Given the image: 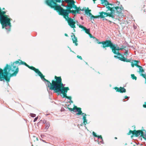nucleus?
I'll use <instances>...</instances> for the list:
<instances>
[{
	"label": "nucleus",
	"mask_w": 146,
	"mask_h": 146,
	"mask_svg": "<svg viewBox=\"0 0 146 146\" xmlns=\"http://www.w3.org/2000/svg\"><path fill=\"white\" fill-rule=\"evenodd\" d=\"M24 65L30 69L34 70L39 76H41L42 73L38 69L33 66H30L25 62L18 59L11 65L7 64L3 69V73L5 80L7 82H9L11 77L16 76L18 74L19 69L18 66Z\"/></svg>",
	"instance_id": "f257e3e1"
},
{
	"label": "nucleus",
	"mask_w": 146,
	"mask_h": 146,
	"mask_svg": "<svg viewBox=\"0 0 146 146\" xmlns=\"http://www.w3.org/2000/svg\"><path fill=\"white\" fill-rule=\"evenodd\" d=\"M6 13V12L2 10L1 13H0V15L2 16L0 19V23L2 25V28H5L8 33L11 30V25L10 21L12 19L9 18V15H5Z\"/></svg>",
	"instance_id": "f03ea898"
},
{
	"label": "nucleus",
	"mask_w": 146,
	"mask_h": 146,
	"mask_svg": "<svg viewBox=\"0 0 146 146\" xmlns=\"http://www.w3.org/2000/svg\"><path fill=\"white\" fill-rule=\"evenodd\" d=\"M60 15L63 16L64 18L67 21L68 25L71 28H75V22L71 18L69 17V14L71 13L70 9L65 10L61 7L57 11Z\"/></svg>",
	"instance_id": "7ed1b4c3"
},
{
	"label": "nucleus",
	"mask_w": 146,
	"mask_h": 146,
	"mask_svg": "<svg viewBox=\"0 0 146 146\" xmlns=\"http://www.w3.org/2000/svg\"><path fill=\"white\" fill-rule=\"evenodd\" d=\"M41 79L45 83L47 87L49 88V89L51 90H53L56 87H59L58 85L61 83L62 82V79L60 77H57L56 76H55V78L56 81L52 80V84L48 80L45 79L44 78V76H43L42 74L41 76H40Z\"/></svg>",
	"instance_id": "20e7f679"
},
{
	"label": "nucleus",
	"mask_w": 146,
	"mask_h": 146,
	"mask_svg": "<svg viewBox=\"0 0 146 146\" xmlns=\"http://www.w3.org/2000/svg\"><path fill=\"white\" fill-rule=\"evenodd\" d=\"M60 1L61 0H45V3L57 11L62 7L60 5L56 3H59Z\"/></svg>",
	"instance_id": "39448f33"
},
{
	"label": "nucleus",
	"mask_w": 146,
	"mask_h": 146,
	"mask_svg": "<svg viewBox=\"0 0 146 146\" xmlns=\"http://www.w3.org/2000/svg\"><path fill=\"white\" fill-rule=\"evenodd\" d=\"M108 10L106 11V12L108 11H110L111 12H114L118 14H120L122 11V10L123 8L122 7V5H121L120 7L116 6L115 4H112L110 5V6H108Z\"/></svg>",
	"instance_id": "423d86ee"
},
{
	"label": "nucleus",
	"mask_w": 146,
	"mask_h": 146,
	"mask_svg": "<svg viewBox=\"0 0 146 146\" xmlns=\"http://www.w3.org/2000/svg\"><path fill=\"white\" fill-rule=\"evenodd\" d=\"M113 53L119 56H120L122 57H120L119 56H117L115 55L114 57V58L118 59L119 60L121 61H122L124 62H131V59H127V58H125L124 55H122L121 53H119L118 51H115L114 50H113Z\"/></svg>",
	"instance_id": "0eeeda50"
},
{
	"label": "nucleus",
	"mask_w": 146,
	"mask_h": 146,
	"mask_svg": "<svg viewBox=\"0 0 146 146\" xmlns=\"http://www.w3.org/2000/svg\"><path fill=\"white\" fill-rule=\"evenodd\" d=\"M131 133L133 135H135V136L137 137L139 136L140 134L141 135L140 136L143 137V136L145 134L142 130H135L133 131L130 130L129 132L127 133L128 135H130Z\"/></svg>",
	"instance_id": "6e6552de"
},
{
	"label": "nucleus",
	"mask_w": 146,
	"mask_h": 146,
	"mask_svg": "<svg viewBox=\"0 0 146 146\" xmlns=\"http://www.w3.org/2000/svg\"><path fill=\"white\" fill-rule=\"evenodd\" d=\"M109 47L112 50V52H113V50H114L115 51L122 50L123 49L125 48L126 46H125L124 48H120L118 46L117 44H113L111 41Z\"/></svg>",
	"instance_id": "1a4fd4ad"
},
{
	"label": "nucleus",
	"mask_w": 146,
	"mask_h": 146,
	"mask_svg": "<svg viewBox=\"0 0 146 146\" xmlns=\"http://www.w3.org/2000/svg\"><path fill=\"white\" fill-rule=\"evenodd\" d=\"M111 40H106L104 41H102L98 42L99 44H102L101 47L104 48L106 47H109Z\"/></svg>",
	"instance_id": "9d476101"
},
{
	"label": "nucleus",
	"mask_w": 146,
	"mask_h": 146,
	"mask_svg": "<svg viewBox=\"0 0 146 146\" xmlns=\"http://www.w3.org/2000/svg\"><path fill=\"white\" fill-rule=\"evenodd\" d=\"M68 109L70 111H73L75 112H77V113H76V115H80L82 113L81 109L80 108H77L76 106H74V109L68 107Z\"/></svg>",
	"instance_id": "9b49d317"
},
{
	"label": "nucleus",
	"mask_w": 146,
	"mask_h": 146,
	"mask_svg": "<svg viewBox=\"0 0 146 146\" xmlns=\"http://www.w3.org/2000/svg\"><path fill=\"white\" fill-rule=\"evenodd\" d=\"M66 2L68 5L66 6V7L68 9H71L73 8V5H72V3L73 1H74L73 0H64Z\"/></svg>",
	"instance_id": "f8f14e48"
},
{
	"label": "nucleus",
	"mask_w": 146,
	"mask_h": 146,
	"mask_svg": "<svg viewBox=\"0 0 146 146\" xmlns=\"http://www.w3.org/2000/svg\"><path fill=\"white\" fill-rule=\"evenodd\" d=\"M58 85L59 86V87H56L53 90L54 91V92L56 91H59L61 92V89H62V88H63L64 87V86H65V84H63L62 82H61V83L59 84Z\"/></svg>",
	"instance_id": "ddd939ff"
},
{
	"label": "nucleus",
	"mask_w": 146,
	"mask_h": 146,
	"mask_svg": "<svg viewBox=\"0 0 146 146\" xmlns=\"http://www.w3.org/2000/svg\"><path fill=\"white\" fill-rule=\"evenodd\" d=\"M106 12H105L103 11L100 12H99V14L100 15H98V18H100L101 19L105 17L108 16V11Z\"/></svg>",
	"instance_id": "4468645a"
},
{
	"label": "nucleus",
	"mask_w": 146,
	"mask_h": 146,
	"mask_svg": "<svg viewBox=\"0 0 146 146\" xmlns=\"http://www.w3.org/2000/svg\"><path fill=\"white\" fill-rule=\"evenodd\" d=\"M114 89L116 92L121 93L125 92L126 91L125 89L123 87H120L119 89L117 87H116L114 88Z\"/></svg>",
	"instance_id": "2eb2a0df"
},
{
	"label": "nucleus",
	"mask_w": 146,
	"mask_h": 146,
	"mask_svg": "<svg viewBox=\"0 0 146 146\" xmlns=\"http://www.w3.org/2000/svg\"><path fill=\"white\" fill-rule=\"evenodd\" d=\"M108 16H109V17H110L111 18V19H112L114 21H115L116 19L115 18V12H111L110 11V12H109L108 11Z\"/></svg>",
	"instance_id": "dca6fc26"
},
{
	"label": "nucleus",
	"mask_w": 146,
	"mask_h": 146,
	"mask_svg": "<svg viewBox=\"0 0 146 146\" xmlns=\"http://www.w3.org/2000/svg\"><path fill=\"white\" fill-rule=\"evenodd\" d=\"M69 90V89L68 87H64L63 88H62V89H61V92L59 91H56L54 92L58 93L59 94L66 93L67 92V91Z\"/></svg>",
	"instance_id": "f3484780"
},
{
	"label": "nucleus",
	"mask_w": 146,
	"mask_h": 146,
	"mask_svg": "<svg viewBox=\"0 0 146 146\" xmlns=\"http://www.w3.org/2000/svg\"><path fill=\"white\" fill-rule=\"evenodd\" d=\"M101 1V3L104 4L106 6V8L108 9V6H110V5H111V3H109L107 0H100Z\"/></svg>",
	"instance_id": "a211bd4d"
},
{
	"label": "nucleus",
	"mask_w": 146,
	"mask_h": 146,
	"mask_svg": "<svg viewBox=\"0 0 146 146\" xmlns=\"http://www.w3.org/2000/svg\"><path fill=\"white\" fill-rule=\"evenodd\" d=\"M3 70L0 68V81H3L5 82L4 80H5L4 75L3 73Z\"/></svg>",
	"instance_id": "6ab92c4d"
},
{
	"label": "nucleus",
	"mask_w": 146,
	"mask_h": 146,
	"mask_svg": "<svg viewBox=\"0 0 146 146\" xmlns=\"http://www.w3.org/2000/svg\"><path fill=\"white\" fill-rule=\"evenodd\" d=\"M87 9L88 10H85V14L87 15L88 14L89 16L90 17V19L92 20V17L93 15L91 13H90V12L91 11V10H89L88 8H87Z\"/></svg>",
	"instance_id": "aec40b11"
},
{
	"label": "nucleus",
	"mask_w": 146,
	"mask_h": 146,
	"mask_svg": "<svg viewBox=\"0 0 146 146\" xmlns=\"http://www.w3.org/2000/svg\"><path fill=\"white\" fill-rule=\"evenodd\" d=\"M86 114H85V115L84 116H83V124H84L85 125V127L86 128H87L86 127V124H87V119H86Z\"/></svg>",
	"instance_id": "412c9836"
},
{
	"label": "nucleus",
	"mask_w": 146,
	"mask_h": 146,
	"mask_svg": "<svg viewBox=\"0 0 146 146\" xmlns=\"http://www.w3.org/2000/svg\"><path fill=\"white\" fill-rule=\"evenodd\" d=\"M74 37L72 38V40L73 41V42L74 43H75V44L76 46H77L78 45V44L77 43V39L76 37L74 35H73Z\"/></svg>",
	"instance_id": "4be33fe9"
},
{
	"label": "nucleus",
	"mask_w": 146,
	"mask_h": 146,
	"mask_svg": "<svg viewBox=\"0 0 146 146\" xmlns=\"http://www.w3.org/2000/svg\"><path fill=\"white\" fill-rule=\"evenodd\" d=\"M72 5H73V8L76 9V11L77 12V11H78V10H79L80 7H78L77 6L75 5V2L73 1L72 2Z\"/></svg>",
	"instance_id": "5701e85b"
},
{
	"label": "nucleus",
	"mask_w": 146,
	"mask_h": 146,
	"mask_svg": "<svg viewBox=\"0 0 146 146\" xmlns=\"http://www.w3.org/2000/svg\"><path fill=\"white\" fill-rule=\"evenodd\" d=\"M50 126V123L49 122H47L45 124V127L44 129V131H46L49 128Z\"/></svg>",
	"instance_id": "b1692460"
},
{
	"label": "nucleus",
	"mask_w": 146,
	"mask_h": 146,
	"mask_svg": "<svg viewBox=\"0 0 146 146\" xmlns=\"http://www.w3.org/2000/svg\"><path fill=\"white\" fill-rule=\"evenodd\" d=\"M83 30H84L85 33H86L87 34H89L90 31V29H87L85 27V28H84V29Z\"/></svg>",
	"instance_id": "393cba45"
},
{
	"label": "nucleus",
	"mask_w": 146,
	"mask_h": 146,
	"mask_svg": "<svg viewBox=\"0 0 146 146\" xmlns=\"http://www.w3.org/2000/svg\"><path fill=\"white\" fill-rule=\"evenodd\" d=\"M139 73L141 74L144 72L145 70L143 69V68L142 66H141L140 68H139Z\"/></svg>",
	"instance_id": "a878e982"
},
{
	"label": "nucleus",
	"mask_w": 146,
	"mask_h": 146,
	"mask_svg": "<svg viewBox=\"0 0 146 146\" xmlns=\"http://www.w3.org/2000/svg\"><path fill=\"white\" fill-rule=\"evenodd\" d=\"M85 10H86L85 9H84V8H83L82 9H81L80 8H79V10H78V11H77V13L80 14V11H85Z\"/></svg>",
	"instance_id": "bb28decb"
},
{
	"label": "nucleus",
	"mask_w": 146,
	"mask_h": 146,
	"mask_svg": "<svg viewBox=\"0 0 146 146\" xmlns=\"http://www.w3.org/2000/svg\"><path fill=\"white\" fill-rule=\"evenodd\" d=\"M131 78L133 79H135V80H136L137 79V78L135 76L134 74H131Z\"/></svg>",
	"instance_id": "cd10ccee"
},
{
	"label": "nucleus",
	"mask_w": 146,
	"mask_h": 146,
	"mask_svg": "<svg viewBox=\"0 0 146 146\" xmlns=\"http://www.w3.org/2000/svg\"><path fill=\"white\" fill-rule=\"evenodd\" d=\"M97 137L98 138V139L97 141L98 142V143L99 144H100V143L98 141V139H102V137L101 135H99V136H97Z\"/></svg>",
	"instance_id": "c85d7f7f"
},
{
	"label": "nucleus",
	"mask_w": 146,
	"mask_h": 146,
	"mask_svg": "<svg viewBox=\"0 0 146 146\" xmlns=\"http://www.w3.org/2000/svg\"><path fill=\"white\" fill-rule=\"evenodd\" d=\"M133 63L134 64H135V66L138 64V63L139 62L138 61H136V60H134L133 61Z\"/></svg>",
	"instance_id": "c756f323"
},
{
	"label": "nucleus",
	"mask_w": 146,
	"mask_h": 146,
	"mask_svg": "<svg viewBox=\"0 0 146 146\" xmlns=\"http://www.w3.org/2000/svg\"><path fill=\"white\" fill-rule=\"evenodd\" d=\"M30 116L32 117H34L36 116V115L34 113H31L30 114Z\"/></svg>",
	"instance_id": "7c9ffc66"
},
{
	"label": "nucleus",
	"mask_w": 146,
	"mask_h": 146,
	"mask_svg": "<svg viewBox=\"0 0 146 146\" xmlns=\"http://www.w3.org/2000/svg\"><path fill=\"white\" fill-rule=\"evenodd\" d=\"M143 131H145V132L146 133L143 136V138L144 139L146 140V131L144 129H143Z\"/></svg>",
	"instance_id": "2f4dec72"
},
{
	"label": "nucleus",
	"mask_w": 146,
	"mask_h": 146,
	"mask_svg": "<svg viewBox=\"0 0 146 146\" xmlns=\"http://www.w3.org/2000/svg\"><path fill=\"white\" fill-rule=\"evenodd\" d=\"M125 52L124 53V55H125V54H126V55H129V54H128V50H126L125 49Z\"/></svg>",
	"instance_id": "473e14b6"
},
{
	"label": "nucleus",
	"mask_w": 146,
	"mask_h": 146,
	"mask_svg": "<svg viewBox=\"0 0 146 146\" xmlns=\"http://www.w3.org/2000/svg\"><path fill=\"white\" fill-rule=\"evenodd\" d=\"M129 98V97H128V96H125L124 97V98H123V102H125V101L124 100L125 99H126V98H127L128 100Z\"/></svg>",
	"instance_id": "72a5a7b5"
},
{
	"label": "nucleus",
	"mask_w": 146,
	"mask_h": 146,
	"mask_svg": "<svg viewBox=\"0 0 146 146\" xmlns=\"http://www.w3.org/2000/svg\"><path fill=\"white\" fill-rule=\"evenodd\" d=\"M71 13L73 15H75L76 14V11L74 10H72Z\"/></svg>",
	"instance_id": "f704fd0d"
},
{
	"label": "nucleus",
	"mask_w": 146,
	"mask_h": 146,
	"mask_svg": "<svg viewBox=\"0 0 146 146\" xmlns=\"http://www.w3.org/2000/svg\"><path fill=\"white\" fill-rule=\"evenodd\" d=\"M79 27L80 28L82 29L83 30L84 29V28H85V27H84L83 26L80 24L79 23Z\"/></svg>",
	"instance_id": "c9c22d12"
},
{
	"label": "nucleus",
	"mask_w": 146,
	"mask_h": 146,
	"mask_svg": "<svg viewBox=\"0 0 146 146\" xmlns=\"http://www.w3.org/2000/svg\"><path fill=\"white\" fill-rule=\"evenodd\" d=\"M95 18H98V16H94V15H92V20L93 19H95Z\"/></svg>",
	"instance_id": "e433bc0d"
},
{
	"label": "nucleus",
	"mask_w": 146,
	"mask_h": 146,
	"mask_svg": "<svg viewBox=\"0 0 146 146\" xmlns=\"http://www.w3.org/2000/svg\"><path fill=\"white\" fill-rule=\"evenodd\" d=\"M65 97V98L69 99L70 100L71 99V96H66Z\"/></svg>",
	"instance_id": "4c0bfd02"
},
{
	"label": "nucleus",
	"mask_w": 146,
	"mask_h": 146,
	"mask_svg": "<svg viewBox=\"0 0 146 146\" xmlns=\"http://www.w3.org/2000/svg\"><path fill=\"white\" fill-rule=\"evenodd\" d=\"M92 134L95 137H97V136L96 135V133L94 131H93L92 132Z\"/></svg>",
	"instance_id": "58836bf2"
},
{
	"label": "nucleus",
	"mask_w": 146,
	"mask_h": 146,
	"mask_svg": "<svg viewBox=\"0 0 146 146\" xmlns=\"http://www.w3.org/2000/svg\"><path fill=\"white\" fill-rule=\"evenodd\" d=\"M38 119V117H36L34 119V120H33V121L34 122H35V121H36Z\"/></svg>",
	"instance_id": "ea45409f"
},
{
	"label": "nucleus",
	"mask_w": 146,
	"mask_h": 146,
	"mask_svg": "<svg viewBox=\"0 0 146 146\" xmlns=\"http://www.w3.org/2000/svg\"><path fill=\"white\" fill-rule=\"evenodd\" d=\"M77 57L78 58H79L81 60H82V58L81 56L79 55H77Z\"/></svg>",
	"instance_id": "a19ab883"
},
{
	"label": "nucleus",
	"mask_w": 146,
	"mask_h": 146,
	"mask_svg": "<svg viewBox=\"0 0 146 146\" xmlns=\"http://www.w3.org/2000/svg\"><path fill=\"white\" fill-rule=\"evenodd\" d=\"M117 5H116V6H118V7H119V4H120V2H119V1H117Z\"/></svg>",
	"instance_id": "79ce46f5"
},
{
	"label": "nucleus",
	"mask_w": 146,
	"mask_h": 146,
	"mask_svg": "<svg viewBox=\"0 0 146 146\" xmlns=\"http://www.w3.org/2000/svg\"><path fill=\"white\" fill-rule=\"evenodd\" d=\"M101 141H100L99 142V143H101L102 144H104V141H103V139L102 138V139H101Z\"/></svg>",
	"instance_id": "37998d69"
},
{
	"label": "nucleus",
	"mask_w": 146,
	"mask_h": 146,
	"mask_svg": "<svg viewBox=\"0 0 146 146\" xmlns=\"http://www.w3.org/2000/svg\"><path fill=\"white\" fill-rule=\"evenodd\" d=\"M135 65V64H134L132 62L131 63V66L132 67H133Z\"/></svg>",
	"instance_id": "c03bdc74"
},
{
	"label": "nucleus",
	"mask_w": 146,
	"mask_h": 146,
	"mask_svg": "<svg viewBox=\"0 0 146 146\" xmlns=\"http://www.w3.org/2000/svg\"><path fill=\"white\" fill-rule=\"evenodd\" d=\"M66 95H67V94H66V93H64V94H63V97L65 98V97H65L66 96H67Z\"/></svg>",
	"instance_id": "a18cd8bd"
},
{
	"label": "nucleus",
	"mask_w": 146,
	"mask_h": 146,
	"mask_svg": "<svg viewBox=\"0 0 146 146\" xmlns=\"http://www.w3.org/2000/svg\"><path fill=\"white\" fill-rule=\"evenodd\" d=\"M47 122H46V120H44L43 121V124H46V123Z\"/></svg>",
	"instance_id": "49530a36"
},
{
	"label": "nucleus",
	"mask_w": 146,
	"mask_h": 146,
	"mask_svg": "<svg viewBox=\"0 0 146 146\" xmlns=\"http://www.w3.org/2000/svg\"><path fill=\"white\" fill-rule=\"evenodd\" d=\"M144 104H145L143 105V106L144 108H146V102H145Z\"/></svg>",
	"instance_id": "de8ad7c7"
},
{
	"label": "nucleus",
	"mask_w": 146,
	"mask_h": 146,
	"mask_svg": "<svg viewBox=\"0 0 146 146\" xmlns=\"http://www.w3.org/2000/svg\"><path fill=\"white\" fill-rule=\"evenodd\" d=\"M135 66H136L138 68H140L141 66H139V65H138V64H137V65H135Z\"/></svg>",
	"instance_id": "09e8293b"
},
{
	"label": "nucleus",
	"mask_w": 146,
	"mask_h": 146,
	"mask_svg": "<svg viewBox=\"0 0 146 146\" xmlns=\"http://www.w3.org/2000/svg\"><path fill=\"white\" fill-rule=\"evenodd\" d=\"M85 113H82H82H81V114L80 115H82L83 117V116H84V115H85Z\"/></svg>",
	"instance_id": "8fccbe9b"
},
{
	"label": "nucleus",
	"mask_w": 146,
	"mask_h": 146,
	"mask_svg": "<svg viewBox=\"0 0 146 146\" xmlns=\"http://www.w3.org/2000/svg\"><path fill=\"white\" fill-rule=\"evenodd\" d=\"M107 21L108 22L110 23V24H111L112 23L111 21L109 20H107Z\"/></svg>",
	"instance_id": "3c124183"
},
{
	"label": "nucleus",
	"mask_w": 146,
	"mask_h": 146,
	"mask_svg": "<svg viewBox=\"0 0 146 146\" xmlns=\"http://www.w3.org/2000/svg\"><path fill=\"white\" fill-rule=\"evenodd\" d=\"M89 36H90V38H93V36L90 34L89 33Z\"/></svg>",
	"instance_id": "603ef678"
},
{
	"label": "nucleus",
	"mask_w": 146,
	"mask_h": 146,
	"mask_svg": "<svg viewBox=\"0 0 146 146\" xmlns=\"http://www.w3.org/2000/svg\"><path fill=\"white\" fill-rule=\"evenodd\" d=\"M2 11V10L1 9V8L0 7V13H1V11ZM1 16L0 15V19L2 17V16Z\"/></svg>",
	"instance_id": "864d4df0"
},
{
	"label": "nucleus",
	"mask_w": 146,
	"mask_h": 146,
	"mask_svg": "<svg viewBox=\"0 0 146 146\" xmlns=\"http://www.w3.org/2000/svg\"><path fill=\"white\" fill-rule=\"evenodd\" d=\"M61 5L63 7H66V6H65L62 3Z\"/></svg>",
	"instance_id": "5fc2aeb1"
},
{
	"label": "nucleus",
	"mask_w": 146,
	"mask_h": 146,
	"mask_svg": "<svg viewBox=\"0 0 146 146\" xmlns=\"http://www.w3.org/2000/svg\"><path fill=\"white\" fill-rule=\"evenodd\" d=\"M104 20H106L107 21V20H108V19H106V18H104L103 19Z\"/></svg>",
	"instance_id": "6e6d98bb"
},
{
	"label": "nucleus",
	"mask_w": 146,
	"mask_h": 146,
	"mask_svg": "<svg viewBox=\"0 0 146 146\" xmlns=\"http://www.w3.org/2000/svg\"><path fill=\"white\" fill-rule=\"evenodd\" d=\"M68 47L69 48V49H70V51L72 52H74L73 51H72V50H71V49L70 48H69V47Z\"/></svg>",
	"instance_id": "4d7b16f0"
},
{
	"label": "nucleus",
	"mask_w": 146,
	"mask_h": 146,
	"mask_svg": "<svg viewBox=\"0 0 146 146\" xmlns=\"http://www.w3.org/2000/svg\"><path fill=\"white\" fill-rule=\"evenodd\" d=\"M80 19L82 20H83V18L82 17H80Z\"/></svg>",
	"instance_id": "13d9d810"
},
{
	"label": "nucleus",
	"mask_w": 146,
	"mask_h": 146,
	"mask_svg": "<svg viewBox=\"0 0 146 146\" xmlns=\"http://www.w3.org/2000/svg\"><path fill=\"white\" fill-rule=\"evenodd\" d=\"M64 35L66 36H68V35L67 34L65 33V34Z\"/></svg>",
	"instance_id": "bf43d9fd"
},
{
	"label": "nucleus",
	"mask_w": 146,
	"mask_h": 146,
	"mask_svg": "<svg viewBox=\"0 0 146 146\" xmlns=\"http://www.w3.org/2000/svg\"><path fill=\"white\" fill-rule=\"evenodd\" d=\"M70 102H71L72 103H73V102L71 100H70Z\"/></svg>",
	"instance_id": "052dcab7"
},
{
	"label": "nucleus",
	"mask_w": 146,
	"mask_h": 146,
	"mask_svg": "<svg viewBox=\"0 0 146 146\" xmlns=\"http://www.w3.org/2000/svg\"><path fill=\"white\" fill-rule=\"evenodd\" d=\"M73 28V30L74 31V32H75V29H74V28Z\"/></svg>",
	"instance_id": "680f3d73"
},
{
	"label": "nucleus",
	"mask_w": 146,
	"mask_h": 146,
	"mask_svg": "<svg viewBox=\"0 0 146 146\" xmlns=\"http://www.w3.org/2000/svg\"><path fill=\"white\" fill-rule=\"evenodd\" d=\"M44 136V135H41V137L42 138V136Z\"/></svg>",
	"instance_id": "e2e57ef3"
},
{
	"label": "nucleus",
	"mask_w": 146,
	"mask_h": 146,
	"mask_svg": "<svg viewBox=\"0 0 146 146\" xmlns=\"http://www.w3.org/2000/svg\"><path fill=\"white\" fill-rule=\"evenodd\" d=\"M42 141L44 142H46L45 141H44L43 140H42Z\"/></svg>",
	"instance_id": "0e129e2a"
},
{
	"label": "nucleus",
	"mask_w": 146,
	"mask_h": 146,
	"mask_svg": "<svg viewBox=\"0 0 146 146\" xmlns=\"http://www.w3.org/2000/svg\"><path fill=\"white\" fill-rule=\"evenodd\" d=\"M125 46H122V48H124V47Z\"/></svg>",
	"instance_id": "69168bd1"
},
{
	"label": "nucleus",
	"mask_w": 146,
	"mask_h": 146,
	"mask_svg": "<svg viewBox=\"0 0 146 146\" xmlns=\"http://www.w3.org/2000/svg\"><path fill=\"white\" fill-rule=\"evenodd\" d=\"M115 139H117V137H115Z\"/></svg>",
	"instance_id": "338daca9"
},
{
	"label": "nucleus",
	"mask_w": 146,
	"mask_h": 146,
	"mask_svg": "<svg viewBox=\"0 0 146 146\" xmlns=\"http://www.w3.org/2000/svg\"><path fill=\"white\" fill-rule=\"evenodd\" d=\"M96 0H93V1L94 2V3H95V1H96Z\"/></svg>",
	"instance_id": "774afa93"
}]
</instances>
